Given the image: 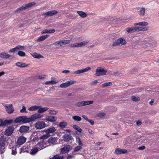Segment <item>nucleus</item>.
Here are the masks:
<instances>
[{
	"label": "nucleus",
	"mask_w": 159,
	"mask_h": 159,
	"mask_svg": "<svg viewBox=\"0 0 159 159\" xmlns=\"http://www.w3.org/2000/svg\"><path fill=\"white\" fill-rule=\"evenodd\" d=\"M44 142L43 141L40 142L35 146L31 150L30 153L31 155H34L37 153L39 150L43 148Z\"/></svg>",
	"instance_id": "nucleus-1"
},
{
	"label": "nucleus",
	"mask_w": 159,
	"mask_h": 159,
	"mask_svg": "<svg viewBox=\"0 0 159 159\" xmlns=\"http://www.w3.org/2000/svg\"><path fill=\"white\" fill-rule=\"evenodd\" d=\"M35 4L36 3L34 2L28 3L25 5H23L20 7L17 8L14 11V12H20V11L25 10L26 9L35 5Z\"/></svg>",
	"instance_id": "nucleus-2"
},
{
	"label": "nucleus",
	"mask_w": 159,
	"mask_h": 159,
	"mask_svg": "<svg viewBox=\"0 0 159 159\" xmlns=\"http://www.w3.org/2000/svg\"><path fill=\"white\" fill-rule=\"evenodd\" d=\"M72 150V147L69 145H64V147L61 148L60 153L61 154L68 153L69 151Z\"/></svg>",
	"instance_id": "nucleus-3"
},
{
	"label": "nucleus",
	"mask_w": 159,
	"mask_h": 159,
	"mask_svg": "<svg viewBox=\"0 0 159 159\" xmlns=\"http://www.w3.org/2000/svg\"><path fill=\"white\" fill-rule=\"evenodd\" d=\"M126 43V41L125 39L122 38L118 39L112 44V46L113 47H115L117 46H119L120 44L121 45H124Z\"/></svg>",
	"instance_id": "nucleus-4"
},
{
	"label": "nucleus",
	"mask_w": 159,
	"mask_h": 159,
	"mask_svg": "<svg viewBox=\"0 0 159 159\" xmlns=\"http://www.w3.org/2000/svg\"><path fill=\"white\" fill-rule=\"evenodd\" d=\"M102 67H98L96 70V73L95 75L96 76L103 75H106V72Z\"/></svg>",
	"instance_id": "nucleus-5"
},
{
	"label": "nucleus",
	"mask_w": 159,
	"mask_h": 159,
	"mask_svg": "<svg viewBox=\"0 0 159 159\" xmlns=\"http://www.w3.org/2000/svg\"><path fill=\"white\" fill-rule=\"evenodd\" d=\"M45 123L42 121H38L34 125L35 127L38 129H42L46 126Z\"/></svg>",
	"instance_id": "nucleus-6"
},
{
	"label": "nucleus",
	"mask_w": 159,
	"mask_h": 159,
	"mask_svg": "<svg viewBox=\"0 0 159 159\" xmlns=\"http://www.w3.org/2000/svg\"><path fill=\"white\" fill-rule=\"evenodd\" d=\"M93 102V101H84L79 102H77L75 104V105L78 107H81L92 104Z\"/></svg>",
	"instance_id": "nucleus-7"
},
{
	"label": "nucleus",
	"mask_w": 159,
	"mask_h": 159,
	"mask_svg": "<svg viewBox=\"0 0 159 159\" xmlns=\"http://www.w3.org/2000/svg\"><path fill=\"white\" fill-rule=\"evenodd\" d=\"M91 69L89 67H87L86 68L80 70H78L76 71H73L72 74H80L88 71Z\"/></svg>",
	"instance_id": "nucleus-8"
},
{
	"label": "nucleus",
	"mask_w": 159,
	"mask_h": 159,
	"mask_svg": "<svg viewBox=\"0 0 159 159\" xmlns=\"http://www.w3.org/2000/svg\"><path fill=\"white\" fill-rule=\"evenodd\" d=\"M87 43V42L83 41L80 43H78L71 45L72 47H80L86 45Z\"/></svg>",
	"instance_id": "nucleus-9"
},
{
	"label": "nucleus",
	"mask_w": 159,
	"mask_h": 159,
	"mask_svg": "<svg viewBox=\"0 0 159 159\" xmlns=\"http://www.w3.org/2000/svg\"><path fill=\"white\" fill-rule=\"evenodd\" d=\"M26 140V138L23 136H21L18 138L17 143L18 144L22 145L25 142Z\"/></svg>",
	"instance_id": "nucleus-10"
},
{
	"label": "nucleus",
	"mask_w": 159,
	"mask_h": 159,
	"mask_svg": "<svg viewBox=\"0 0 159 159\" xmlns=\"http://www.w3.org/2000/svg\"><path fill=\"white\" fill-rule=\"evenodd\" d=\"M43 116L42 114L37 113L34 114L31 116L30 119H28L29 121H33L34 120L36 119L39 118Z\"/></svg>",
	"instance_id": "nucleus-11"
},
{
	"label": "nucleus",
	"mask_w": 159,
	"mask_h": 159,
	"mask_svg": "<svg viewBox=\"0 0 159 159\" xmlns=\"http://www.w3.org/2000/svg\"><path fill=\"white\" fill-rule=\"evenodd\" d=\"M127 152V150L125 149L117 148L116 149L115 153L116 154H120L126 153Z\"/></svg>",
	"instance_id": "nucleus-12"
},
{
	"label": "nucleus",
	"mask_w": 159,
	"mask_h": 159,
	"mask_svg": "<svg viewBox=\"0 0 159 159\" xmlns=\"http://www.w3.org/2000/svg\"><path fill=\"white\" fill-rule=\"evenodd\" d=\"M58 11L55 10H53L52 11H47L46 12H45L44 14V16H52L55 14L57 13H58Z\"/></svg>",
	"instance_id": "nucleus-13"
},
{
	"label": "nucleus",
	"mask_w": 159,
	"mask_h": 159,
	"mask_svg": "<svg viewBox=\"0 0 159 159\" xmlns=\"http://www.w3.org/2000/svg\"><path fill=\"white\" fill-rule=\"evenodd\" d=\"M48 109L47 107H42L41 106L34 105L28 109Z\"/></svg>",
	"instance_id": "nucleus-14"
},
{
	"label": "nucleus",
	"mask_w": 159,
	"mask_h": 159,
	"mask_svg": "<svg viewBox=\"0 0 159 159\" xmlns=\"http://www.w3.org/2000/svg\"><path fill=\"white\" fill-rule=\"evenodd\" d=\"M46 120L51 122H54L57 120V118L54 116H49L46 117Z\"/></svg>",
	"instance_id": "nucleus-15"
},
{
	"label": "nucleus",
	"mask_w": 159,
	"mask_h": 159,
	"mask_svg": "<svg viewBox=\"0 0 159 159\" xmlns=\"http://www.w3.org/2000/svg\"><path fill=\"white\" fill-rule=\"evenodd\" d=\"M63 138L64 140L65 141L68 142L70 140H71L73 138L70 135H69L67 134H66L63 136Z\"/></svg>",
	"instance_id": "nucleus-16"
},
{
	"label": "nucleus",
	"mask_w": 159,
	"mask_h": 159,
	"mask_svg": "<svg viewBox=\"0 0 159 159\" xmlns=\"http://www.w3.org/2000/svg\"><path fill=\"white\" fill-rule=\"evenodd\" d=\"M56 131V129L55 127H50L48 129L44 130L45 132L48 134H50L54 133Z\"/></svg>",
	"instance_id": "nucleus-17"
},
{
	"label": "nucleus",
	"mask_w": 159,
	"mask_h": 159,
	"mask_svg": "<svg viewBox=\"0 0 159 159\" xmlns=\"http://www.w3.org/2000/svg\"><path fill=\"white\" fill-rule=\"evenodd\" d=\"M10 57H13V56H11L5 52H3L0 54V57L2 58H8Z\"/></svg>",
	"instance_id": "nucleus-18"
},
{
	"label": "nucleus",
	"mask_w": 159,
	"mask_h": 159,
	"mask_svg": "<svg viewBox=\"0 0 159 159\" xmlns=\"http://www.w3.org/2000/svg\"><path fill=\"white\" fill-rule=\"evenodd\" d=\"M29 129V127L27 126H22L20 127L19 131L21 133H25Z\"/></svg>",
	"instance_id": "nucleus-19"
},
{
	"label": "nucleus",
	"mask_w": 159,
	"mask_h": 159,
	"mask_svg": "<svg viewBox=\"0 0 159 159\" xmlns=\"http://www.w3.org/2000/svg\"><path fill=\"white\" fill-rule=\"evenodd\" d=\"M73 127L77 131L75 132V133L76 134L79 135L80 133H81L82 129L78 126L76 125H74Z\"/></svg>",
	"instance_id": "nucleus-20"
},
{
	"label": "nucleus",
	"mask_w": 159,
	"mask_h": 159,
	"mask_svg": "<svg viewBox=\"0 0 159 159\" xmlns=\"http://www.w3.org/2000/svg\"><path fill=\"white\" fill-rule=\"evenodd\" d=\"M57 140V138L52 137L49 139L48 140V142L49 143L53 144L56 142Z\"/></svg>",
	"instance_id": "nucleus-21"
},
{
	"label": "nucleus",
	"mask_w": 159,
	"mask_h": 159,
	"mask_svg": "<svg viewBox=\"0 0 159 159\" xmlns=\"http://www.w3.org/2000/svg\"><path fill=\"white\" fill-rule=\"evenodd\" d=\"M13 128L12 127H9L7 129L5 132V134L8 136L10 135L13 133Z\"/></svg>",
	"instance_id": "nucleus-22"
},
{
	"label": "nucleus",
	"mask_w": 159,
	"mask_h": 159,
	"mask_svg": "<svg viewBox=\"0 0 159 159\" xmlns=\"http://www.w3.org/2000/svg\"><path fill=\"white\" fill-rule=\"evenodd\" d=\"M148 25V22H141L139 23H134V25L135 26L136 25H139V26H147Z\"/></svg>",
	"instance_id": "nucleus-23"
},
{
	"label": "nucleus",
	"mask_w": 159,
	"mask_h": 159,
	"mask_svg": "<svg viewBox=\"0 0 159 159\" xmlns=\"http://www.w3.org/2000/svg\"><path fill=\"white\" fill-rule=\"evenodd\" d=\"M55 31V30L54 29H52L51 30L45 29L43 30L41 32V33L42 34L45 33H54Z\"/></svg>",
	"instance_id": "nucleus-24"
},
{
	"label": "nucleus",
	"mask_w": 159,
	"mask_h": 159,
	"mask_svg": "<svg viewBox=\"0 0 159 159\" xmlns=\"http://www.w3.org/2000/svg\"><path fill=\"white\" fill-rule=\"evenodd\" d=\"M49 36V35L48 34L43 35L40 37L38 39L37 41L39 42H40L44 40L47 38Z\"/></svg>",
	"instance_id": "nucleus-25"
},
{
	"label": "nucleus",
	"mask_w": 159,
	"mask_h": 159,
	"mask_svg": "<svg viewBox=\"0 0 159 159\" xmlns=\"http://www.w3.org/2000/svg\"><path fill=\"white\" fill-rule=\"evenodd\" d=\"M16 65L17 66L20 68L25 67L27 66H28V65H27L25 63L19 62H17L16 63Z\"/></svg>",
	"instance_id": "nucleus-26"
},
{
	"label": "nucleus",
	"mask_w": 159,
	"mask_h": 159,
	"mask_svg": "<svg viewBox=\"0 0 159 159\" xmlns=\"http://www.w3.org/2000/svg\"><path fill=\"white\" fill-rule=\"evenodd\" d=\"M2 105L4 106L5 108L7 109H14V107L12 104H4L2 103Z\"/></svg>",
	"instance_id": "nucleus-27"
},
{
	"label": "nucleus",
	"mask_w": 159,
	"mask_h": 159,
	"mask_svg": "<svg viewBox=\"0 0 159 159\" xmlns=\"http://www.w3.org/2000/svg\"><path fill=\"white\" fill-rule=\"evenodd\" d=\"M77 13L79 14V15L82 18H84L86 17L87 16V14L81 11H77Z\"/></svg>",
	"instance_id": "nucleus-28"
},
{
	"label": "nucleus",
	"mask_w": 159,
	"mask_h": 159,
	"mask_svg": "<svg viewBox=\"0 0 159 159\" xmlns=\"http://www.w3.org/2000/svg\"><path fill=\"white\" fill-rule=\"evenodd\" d=\"M31 54L33 57L37 58H43V57L42 55L36 52L33 53Z\"/></svg>",
	"instance_id": "nucleus-29"
},
{
	"label": "nucleus",
	"mask_w": 159,
	"mask_h": 159,
	"mask_svg": "<svg viewBox=\"0 0 159 159\" xmlns=\"http://www.w3.org/2000/svg\"><path fill=\"white\" fill-rule=\"evenodd\" d=\"M6 140L3 137H1L0 138V145L2 146H3L5 144Z\"/></svg>",
	"instance_id": "nucleus-30"
},
{
	"label": "nucleus",
	"mask_w": 159,
	"mask_h": 159,
	"mask_svg": "<svg viewBox=\"0 0 159 159\" xmlns=\"http://www.w3.org/2000/svg\"><path fill=\"white\" fill-rule=\"evenodd\" d=\"M145 9L144 7H142L141 8L139 11V14L141 16H143L145 15Z\"/></svg>",
	"instance_id": "nucleus-31"
},
{
	"label": "nucleus",
	"mask_w": 159,
	"mask_h": 159,
	"mask_svg": "<svg viewBox=\"0 0 159 159\" xmlns=\"http://www.w3.org/2000/svg\"><path fill=\"white\" fill-rule=\"evenodd\" d=\"M60 43L61 44V46L65 45L66 44L69 43L70 42V40H60Z\"/></svg>",
	"instance_id": "nucleus-32"
},
{
	"label": "nucleus",
	"mask_w": 159,
	"mask_h": 159,
	"mask_svg": "<svg viewBox=\"0 0 159 159\" xmlns=\"http://www.w3.org/2000/svg\"><path fill=\"white\" fill-rule=\"evenodd\" d=\"M108 37L112 39H115L117 38V35L115 34H109Z\"/></svg>",
	"instance_id": "nucleus-33"
},
{
	"label": "nucleus",
	"mask_w": 159,
	"mask_h": 159,
	"mask_svg": "<svg viewBox=\"0 0 159 159\" xmlns=\"http://www.w3.org/2000/svg\"><path fill=\"white\" fill-rule=\"evenodd\" d=\"M22 122L24 123H27L31 122V121H29L28 119H30V118H27L26 116H22Z\"/></svg>",
	"instance_id": "nucleus-34"
},
{
	"label": "nucleus",
	"mask_w": 159,
	"mask_h": 159,
	"mask_svg": "<svg viewBox=\"0 0 159 159\" xmlns=\"http://www.w3.org/2000/svg\"><path fill=\"white\" fill-rule=\"evenodd\" d=\"M82 148V146L78 145L75 147L73 152H77Z\"/></svg>",
	"instance_id": "nucleus-35"
},
{
	"label": "nucleus",
	"mask_w": 159,
	"mask_h": 159,
	"mask_svg": "<svg viewBox=\"0 0 159 159\" xmlns=\"http://www.w3.org/2000/svg\"><path fill=\"white\" fill-rule=\"evenodd\" d=\"M131 98L132 100L134 102H137L140 100V98L139 97H136L134 96H132Z\"/></svg>",
	"instance_id": "nucleus-36"
},
{
	"label": "nucleus",
	"mask_w": 159,
	"mask_h": 159,
	"mask_svg": "<svg viewBox=\"0 0 159 159\" xmlns=\"http://www.w3.org/2000/svg\"><path fill=\"white\" fill-rule=\"evenodd\" d=\"M50 136V134H48L47 133H46V134H45L42 136H41L40 137V139H47L49 138Z\"/></svg>",
	"instance_id": "nucleus-37"
},
{
	"label": "nucleus",
	"mask_w": 159,
	"mask_h": 159,
	"mask_svg": "<svg viewBox=\"0 0 159 159\" xmlns=\"http://www.w3.org/2000/svg\"><path fill=\"white\" fill-rule=\"evenodd\" d=\"M112 84V83L111 82L105 83L102 84V87L103 88H105L107 86L111 85Z\"/></svg>",
	"instance_id": "nucleus-38"
},
{
	"label": "nucleus",
	"mask_w": 159,
	"mask_h": 159,
	"mask_svg": "<svg viewBox=\"0 0 159 159\" xmlns=\"http://www.w3.org/2000/svg\"><path fill=\"white\" fill-rule=\"evenodd\" d=\"M57 83V82L54 80H51L50 81H48L45 83V84L46 85L52 84H54Z\"/></svg>",
	"instance_id": "nucleus-39"
},
{
	"label": "nucleus",
	"mask_w": 159,
	"mask_h": 159,
	"mask_svg": "<svg viewBox=\"0 0 159 159\" xmlns=\"http://www.w3.org/2000/svg\"><path fill=\"white\" fill-rule=\"evenodd\" d=\"M72 118L74 120L76 121H80L81 120V117L77 116H73Z\"/></svg>",
	"instance_id": "nucleus-40"
},
{
	"label": "nucleus",
	"mask_w": 159,
	"mask_h": 159,
	"mask_svg": "<svg viewBox=\"0 0 159 159\" xmlns=\"http://www.w3.org/2000/svg\"><path fill=\"white\" fill-rule=\"evenodd\" d=\"M126 31L127 32L129 33H133L134 32L133 27L127 28L126 29Z\"/></svg>",
	"instance_id": "nucleus-41"
},
{
	"label": "nucleus",
	"mask_w": 159,
	"mask_h": 159,
	"mask_svg": "<svg viewBox=\"0 0 159 159\" xmlns=\"http://www.w3.org/2000/svg\"><path fill=\"white\" fill-rule=\"evenodd\" d=\"M59 126L60 127L64 128L67 125V124L66 122H61L59 124Z\"/></svg>",
	"instance_id": "nucleus-42"
},
{
	"label": "nucleus",
	"mask_w": 159,
	"mask_h": 159,
	"mask_svg": "<svg viewBox=\"0 0 159 159\" xmlns=\"http://www.w3.org/2000/svg\"><path fill=\"white\" fill-rule=\"evenodd\" d=\"M76 141L77 142L78 144L80 146H82L83 145V143H82L79 137L76 138Z\"/></svg>",
	"instance_id": "nucleus-43"
},
{
	"label": "nucleus",
	"mask_w": 159,
	"mask_h": 159,
	"mask_svg": "<svg viewBox=\"0 0 159 159\" xmlns=\"http://www.w3.org/2000/svg\"><path fill=\"white\" fill-rule=\"evenodd\" d=\"M17 54L21 57H24L26 55L25 53L22 51H18Z\"/></svg>",
	"instance_id": "nucleus-44"
},
{
	"label": "nucleus",
	"mask_w": 159,
	"mask_h": 159,
	"mask_svg": "<svg viewBox=\"0 0 159 159\" xmlns=\"http://www.w3.org/2000/svg\"><path fill=\"white\" fill-rule=\"evenodd\" d=\"M21 121H22V116L18 117L15 120V122L16 123H18Z\"/></svg>",
	"instance_id": "nucleus-45"
},
{
	"label": "nucleus",
	"mask_w": 159,
	"mask_h": 159,
	"mask_svg": "<svg viewBox=\"0 0 159 159\" xmlns=\"http://www.w3.org/2000/svg\"><path fill=\"white\" fill-rule=\"evenodd\" d=\"M110 21H111L113 24H116L117 23L118 21L116 19H114L112 18H110Z\"/></svg>",
	"instance_id": "nucleus-46"
},
{
	"label": "nucleus",
	"mask_w": 159,
	"mask_h": 159,
	"mask_svg": "<svg viewBox=\"0 0 159 159\" xmlns=\"http://www.w3.org/2000/svg\"><path fill=\"white\" fill-rule=\"evenodd\" d=\"M58 112L57 111L55 110H49V113L51 115H55L57 114Z\"/></svg>",
	"instance_id": "nucleus-47"
},
{
	"label": "nucleus",
	"mask_w": 159,
	"mask_h": 159,
	"mask_svg": "<svg viewBox=\"0 0 159 159\" xmlns=\"http://www.w3.org/2000/svg\"><path fill=\"white\" fill-rule=\"evenodd\" d=\"M17 51L19 50H23L25 49V47L24 46H22L18 45L16 47Z\"/></svg>",
	"instance_id": "nucleus-48"
},
{
	"label": "nucleus",
	"mask_w": 159,
	"mask_h": 159,
	"mask_svg": "<svg viewBox=\"0 0 159 159\" xmlns=\"http://www.w3.org/2000/svg\"><path fill=\"white\" fill-rule=\"evenodd\" d=\"M68 86L73 84L76 82L75 80H70L67 82Z\"/></svg>",
	"instance_id": "nucleus-49"
},
{
	"label": "nucleus",
	"mask_w": 159,
	"mask_h": 159,
	"mask_svg": "<svg viewBox=\"0 0 159 159\" xmlns=\"http://www.w3.org/2000/svg\"><path fill=\"white\" fill-rule=\"evenodd\" d=\"M68 86L67 82L61 84L60 85V87L61 88H66Z\"/></svg>",
	"instance_id": "nucleus-50"
},
{
	"label": "nucleus",
	"mask_w": 159,
	"mask_h": 159,
	"mask_svg": "<svg viewBox=\"0 0 159 159\" xmlns=\"http://www.w3.org/2000/svg\"><path fill=\"white\" fill-rule=\"evenodd\" d=\"M140 31H146L148 30V28L146 27H140Z\"/></svg>",
	"instance_id": "nucleus-51"
},
{
	"label": "nucleus",
	"mask_w": 159,
	"mask_h": 159,
	"mask_svg": "<svg viewBox=\"0 0 159 159\" xmlns=\"http://www.w3.org/2000/svg\"><path fill=\"white\" fill-rule=\"evenodd\" d=\"M98 83V81L97 80H95L92 81L90 83V85L91 86H94L97 83Z\"/></svg>",
	"instance_id": "nucleus-52"
},
{
	"label": "nucleus",
	"mask_w": 159,
	"mask_h": 159,
	"mask_svg": "<svg viewBox=\"0 0 159 159\" xmlns=\"http://www.w3.org/2000/svg\"><path fill=\"white\" fill-rule=\"evenodd\" d=\"M105 115L106 114L104 113H100L98 114V116L99 117L102 118L104 117Z\"/></svg>",
	"instance_id": "nucleus-53"
},
{
	"label": "nucleus",
	"mask_w": 159,
	"mask_h": 159,
	"mask_svg": "<svg viewBox=\"0 0 159 159\" xmlns=\"http://www.w3.org/2000/svg\"><path fill=\"white\" fill-rule=\"evenodd\" d=\"M16 47L11 49L9 51V52H14L16 51H17Z\"/></svg>",
	"instance_id": "nucleus-54"
},
{
	"label": "nucleus",
	"mask_w": 159,
	"mask_h": 159,
	"mask_svg": "<svg viewBox=\"0 0 159 159\" xmlns=\"http://www.w3.org/2000/svg\"><path fill=\"white\" fill-rule=\"evenodd\" d=\"M53 44L54 45L56 46H61V44L60 41H57L54 42L53 43Z\"/></svg>",
	"instance_id": "nucleus-55"
},
{
	"label": "nucleus",
	"mask_w": 159,
	"mask_h": 159,
	"mask_svg": "<svg viewBox=\"0 0 159 159\" xmlns=\"http://www.w3.org/2000/svg\"><path fill=\"white\" fill-rule=\"evenodd\" d=\"M134 32H139V31L140 27L135 26L133 27Z\"/></svg>",
	"instance_id": "nucleus-56"
},
{
	"label": "nucleus",
	"mask_w": 159,
	"mask_h": 159,
	"mask_svg": "<svg viewBox=\"0 0 159 159\" xmlns=\"http://www.w3.org/2000/svg\"><path fill=\"white\" fill-rule=\"evenodd\" d=\"M54 157L56 159H64L63 156H60L58 155H56L54 156Z\"/></svg>",
	"instance_id": "nucleus-57"
},
{
	"label": "nucleus",
	"mask_w": 159,
	"mask_h": 159,
	"mask_svg": "<svg viewBox=\"0 0 159 159\" xmlns=\"http://www.w3.org/2000/svg\"><path fill=\"white\" fill-rule=\"evenodd\" d=\"M12 120H5L4 121V124H9L11 123L12 122Z\"/></svg>",
	"instance_id": "nucleus-58"
},
{
	"label": "nucleus",
	"mask_w": 159,
	"mask_h": 159,
	"mask_svg": "<svg viewBox=\"0 0 159 159\" xmlns=\"http://www.w3.org/2000/svg\"><path fill=\"white\" fill-rule=\"evenodd\" d=\"M146 148L144 146H143L141 147H139L138 148V149L139 150H144Z\"/></svg>",
	"instance_id": "nucleus-59"
},
{
	"label": "nucleus",
	"mask_w": 159,
	"mask_h": 159,
	"mask_svg": "<svg viewBox=\"0 0 159 159\" xmlns=\"http://www.w3.org/2000/svg\"><path fill=\"white\" fill-rule=\"evenodd\" d=\"M136 124L137 126H139L142 124V122L141 120H138L136 121Z\"/></svg>",
	"instance_id": "nucleus-60"
},
{
	"label": "nucleus",
	"mask_w": 159,
	"mask_h": 159,
	"mask_svg": "<svg viewBox=\"0 0 159 159\" xmlns=\"http://www.w3.org/2000/svg\"><path fill=\"white\" fill-rule=\"evenodd\" d=\"M88 131L90 134L93 135L94 134V133L92 130L91 129H89L88 130Z\"/></svg>",
	"instance_id": "nucleus-61"
},
{
	"label": "nucleus",
	"mask_w": 159,
	"mask_h": 159,
	"mask_svg": "<svg viewBox=\"0 0 159 159\" xmlns=\"http://www.w3.org/2000/svg\"><path fill=\"white\" fill-rule=\"evenodd\" d=\"M45 75H39L38 77L39 79H42L45 78Z\"/></svg>",
	"instance_id": "nucleus-62"
},
{
	"label": "nucleus",
	"mask_w": 159,
	"mask_h": 159,
	"mask_svg": "<svg viewBox=\"0 0 159 159\" xmlns=\"http://www.w3.org/2000/svg\"><path fill=\"white\" fill-rule=\"evenodd\" d=\"M87 121L90 122L91 125H94V122L93 120L90 119H88V120Z\"/></svg>",
	"instance_id": "nucleus-63"
},
{
	"label": "nucleus",
	"mask_w": 159,
	"mask_h": 159,
	"mask_svg": "<svg viewBox=\"0 0 159 159\" xmlns=\"http://www.w3.org/2000/svg\"><path fill=\"white\" fill-rule=\"evenodd\" d=\"M70 72V70H65L62 71V73H63L67 74L69 73Z\"/></svg>",
	"instance_id": "nucleus-64"
}]
</instances>
